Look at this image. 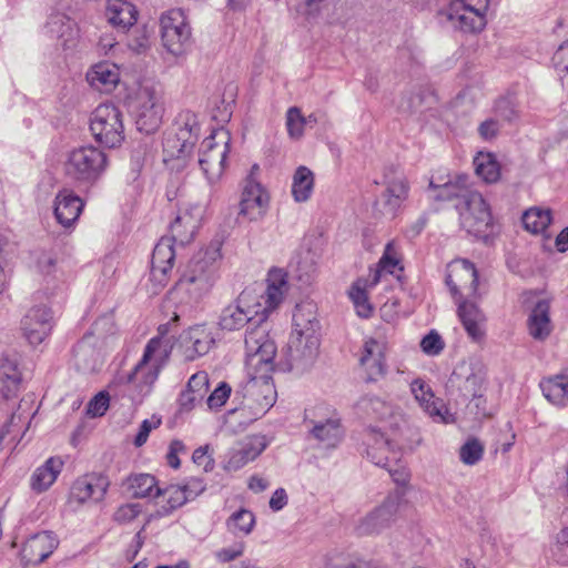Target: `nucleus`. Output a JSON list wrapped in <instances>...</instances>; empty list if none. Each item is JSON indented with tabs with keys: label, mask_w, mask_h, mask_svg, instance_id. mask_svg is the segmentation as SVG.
<instances>
[{
	"label": "nucleus",
	"mask_w": 568,
	"mask_h": 568,
	"mask_svg": "<svg viewBox=\"0 0 568 568\" xmlns=\"http://www.w3.org/2000/svg\"><path fill=\"white\" fill-rule=\"evenodd\" d=\"M286 273L281 268L268 272L267 286L261 296H252L251 292L243 291L235 302L226 305L219 317L221 329L233 332L245 325L262 324L268 313L275 310L283 301L288 290Z\"/></svg>",
	"instance_id": "obj_1"
},
{
	"label": "nucleus",
	"mask_w": 568,
	"mask_h": 568,
	"mask_svg": "<svg viewBox=\"0 0 568 568\" xmlns=\"http://www.w3.org/2000/svg\"><path fill=\"white\" fill-rule=\"evenodd\" d=\"M446 284L458 303V316L469 337L477 341L484 336L485 315L476 303L468 298L477 295L478 273L475 265L463 260L453 274L446 276Z\"/></svg>",
	"instance_id": "obj_2"
},
{
	"label": "nucleus",
	"mask_w": 568,
	"mask_h": 568,
	"mask_svg": "<svg viewBox=\"0 0 568 568\" xmlns=\"http://www.w3.org/2000/svg\"><path fill=\"white\" fill-rule=\"evenodd\" d=\"M318 321L311 304L297 305L293 313V331L286 348L290 369L304 372L315 363L320 352Z\"/></svg>",
	"instance_id": "obj_3"
},
{
	"label": "nucleus",
	"mask_w": 568,
	"mask_h": 568,
	"mask_svg": "<svg viewBox=\"0 0 568 568\" xmlns=\"http://www.w3.org/2000/svg\"><path fill=\"white\" fill-rule=\"evenodd\" d=\"M159 336L152 337L143 352L142 358L130 372L125 382L134 384L142 396L150 393L153 384L159 377V373L169 357L168 345L163 344V336L169 331V324H162L158 328Z\"/></svg>",
	"instance_id": "obj_4"
},
{
	"label": "nucleus",
	"mask_w": 568,
	"mask_h": 568,
	"mask_svg": "<svg viewBox=\"0 0 568 568\" xmlns=\"http://www.w3.org/2000/svg\"><path fill=\"white\" fill-rule=\"evenodd\" d=\"M106 168V154L93 145H83L71 150L64 162L65 175L77 184L85 186L95 184Z\"/></svg>",
	"instance_id": "obj_5"
},
{
	"label": "nucleus",
	"mask_w": 568,
	"mask_h": 568,
	"mask_svg": "<svg viewBox=\"0 0 568 568\" xmlns=\"http://www.w3.org/2000/svg\"><path fill=\"white\" fill-rule=\"evenodd\" d=\"M407 506L404 491L396 489L384 501L359 518L355 526L358 536H376L389 529Z\"/></svg>",
	"instance_id": "obj_6"
},
{
	"label": "nucleus",
	"mask_w": 568,
	"mask_h": 568,
	"mask_svg": "<svg viewBox=\"0 0 568 568\" xmlns=\"http://www.w3.org/2000/svg\"><path fill=\"white\" fill-rule=\"evenodd\" d=\"M489 0H450L440 17L453 29L478 32L486 24Z\"/></svg>",
	"instance_id": "obj_7"
},
{
	"label": "nucleus",
	"mask_w": 568,
	"mask_h": 568,
	"mask_svg": "<svg viewBox=\"0 0 568 568\" xmlns=\"http://www.w3.org/2000/svg\"><path fill=\"white\" fill-rule=\"evenodd\" d=\"M90 130L94 139L108 148H115L124 140L122 112L112 103L95 108L90 118Z\"/></svg>",
	"instance_id": "obj_8"
},
{
	"label": "nucleus",
	"mask_w": 568,
	"mask_h": 568,
	"mask_svg": "<svg viewBox=\"0 0 568 568\" xmlns=\"http://www.w3.org/2000/svg\"><path fill=\"white\" fill-rule=\"evenodd\" d=\"M382 185L384 191L376 204L385 216L394 219L409 196V182L400 169L389 165L384 170Z\"/></svg>",
	"instance_id": "obj_9"
},
{
	"label": "nucleus",
	"mask_w": 568,
	"mask_h": 568,
	"mask_svg": "<svg viewBox=\"0 0 568 568\" xmlns=\"http://www.w3.org/2000/svg\"><path fill=\"white\" fill-rule=\"evenodd\" d=\"M462 226L475 236H488L493 232V215L489 205L478 192L466 193L456 204Z\"/></svg>",
	"instance_id": "obj_10"
},
{
	"label": "nucleus",
	"mask_w": 568,
	"mask_h": 568,
	"mask_svg": "<svg viewBox=\"0 0 568 568\" xmlns=\"http://www.w3.org/2000/svg\"><path fill=\"white\" fill-rule=\"evenodd\" d=\"M217 278V266L213 256H195L189 264L187 271L178 282V287L184 290L194 298H200L214 285Z\"/></svg>",
	"instance_id": "obj_11"
},
{
	"label": "nucleus",
	"mask_w": 568,
	"mask_h": 568,
	"mask_svg": "<svg viewBox=\"0 0 568 568\" xmlns=\"http://www.w3.org/2000/svg\"><path fill=\"white\" fill-rule=\"evenodd\" d=\"M161 39L164 48L173 55H180L191 44V28L181 9H172L160 19Z\"/></svg>",
	"instance_id": "obj_12"
},
{
	"label": "nucleus",
	"mask_w": 568,
	"mask_h": 568,
	"mask_svg": "<svg viewBox=\"0 0 568 568\" xmlns=\"http://www.w3.org/2000/svg\"><path fill=\"white\" fill-rule=\"evenodd\" d=\"M55 325L53 312L47 304L33 305L21 318V331L29 344L43 343Z\"/></svg>",
	"instance_id": "obj_13"
},
{
	"label": "nucleus",
	"mask_w": 568,
	"mask_h": 568,
	"mask_svg": "<svg viewBox=\"0 0 568 568\" xmlns=\"http://www.w3.org/2000/svg\"><path fill=\"white\" fill-rule=\"evenodd\" d=\"M131 111L140 132L150 134L159 128L162 119V106L158 102L153 90L142 88L131 104Z\"/></svg>",
	"instance_id": "obj_14"
},
{
	"label": "nucleus",
	"mask_w": 568,
	"mask_h": 568,
	"mask_svg": "<svg viewBox=\"0 0 568 568\" xmlns=\"http://www.w3.org/2000/svg\"><path fill=\"white\" fill-rule=\"evenodd\" d=\"M258 170L253 165L252 172ZM270 206V195L266 190L253 178V173L245 180L242 196L240 201L239 216L248 221H258L263 219Z\"/></svg>",
	"instance_id": "obj_15"
},
{
	"label": "nucleus",
	"mask_w": 568,
	"mask_h": 568,
	"mask_svg": "<svg viewBox=\"0 0 568 568\" xmlns=\"http://www.w3.org/2000/svg\"><path fill=\"white\" fill-rule=\"evenodd\" d=\"M217 134L226 133L221 131ZM215 135L216 133L203 140L197 158L199 166L211 183L216 182L222 176L230 149L229 139L223 145H219L215 143Z\"/></svg>",
	"instance_id": "obj_16"
},
{
	"label": "nucleus",
	"mask_w": 568,
	"mask_h": 568,
	"mask_svg": "<svg viewBox=\"0 0 568 568\" xmlns=\"http://www.w3.org/2000/svg\"><path fill=\"white\" fill-rule=\"evenodd\" d=\"M267 446L266 436L261 434L247 436L226 453L223 468L226 471H237L250 462L255 460Z\"/></svg>",
	"instance_id": "obj_17"
},
{
	"label": "nucleus",
	"mask_w": 568,
	"mask_h": 568,
	"mask_svg": "<svg viewBox=\"0 0 568 568\" xmlns=\"http://www.w3.org/2000/svg\"><path fill=\"white\" fill-rule=\"evenodd\" d=\"M214 345L213 331L203 324L187 328L179 338V348L184 359L189 362L206 355Z\"/></svg>",
	"instance_id": "obj_18"
},
{
	"label": "nucleus",
	"mask_w": 568,
	"mask_h": 568,
	"mask_svg": "<svg viewBox=\"0 0 568 568\" xmlns=\"http://www.w3.org/2000/svg\"><path fill=\"white\" fill-rule=\"evenodd\" d=\"M204 214V207L201 204H189L180 209L176 217L170 224L169 236L178 245L189 244L195 236Z\"/></svg>",
	"instance_id": "obj_19"
},
{
	"label": "nucleus",
	"mask_w": 568,
	"mask_h": 568,
	"mask_svg": "<svg viewBox=\"0 0 568 568\" xmlns=\"http://www.w3.org/2000/svg\"><path fill=\"white\" fill-rule=\"evenodd\" d=\"M359 365L365 373V381L368 383L385 377L387 373L386 344L375 338L366 339L362 347Z\"/></svg>",
	"instance_id": "obj_20"
},
{
	"label": "nucleus",
	"mask_w": 568,
	"mask_h": 568,
	"mask_svg": "<svg viewBox=\"0 0 568 568\" xmlns=\"http://www.w3.org/2000/svg\"><path fill=\"white\" fill-rule=\"evenodd\" d=\"M243 389L247 400L245 406L255 408L254 418L263 416L274 405L276 392L268 378H251Z\"/></svg>",
	"instance_id": "obj_21"
},
{
	"label": "nucleus",
	"mask_w": 568,
	"mask_h": 568,
	"mask_svg": "<svg viewBox=\"0 0 568 568\" xmlns=\"http://www.w3.org/2000/svg\"><path fill=\"white\" fill-rule=\"evenodd\" d=\"M174 244L176 242L169 235H164L156 243L151 260V280L163 286L169 274L173 270L175 260Z\"/></svg>",
	"instance_id": "obj_22"
},
{
	"label": "nucleus",
	"mask_w": 568,
	"mask_h": 568,
	"mask_svg": "<svg viewBox=\"0 0 568 568\" xmlns=\"http://www.w3.org/2000/svg\"><path fill=\"white\" fill-rule=\"evenodd\" d=\"M410 392L424 412L435 422L447 424L454 420L453 415L443 400L435 397L429 385L423 379L413 381Z\"/></svg>",
	"instance_id": "obj_23"
},
{
	"label": "nucleus",
	"mask_w": 568,
	"mask_h": 568,
	"mask_svg": "<svg viewBox=\"0 0 568 568\" xmlns=\"http://www.w3.org/2000/svg\"><path fill=\"white\" fill-rule=\"evenodd\" d=\"M262 324L248 326L245 333V349L256 363L271 364L275 355V345L268 338L267 327Z\"/></svg>",
	"instance_id": "obj_24"
},
{
	"label": "nucleus",
	"mask_w": 568,
	"mask_h": 568,
	"mask_svg": "<svg viewBox=\"0 0 568 568\" xmlns=\"http://www.w3.org/2000/svg\"><path fill=\"white\" fill-rule=\"evenodd\" d=\"M58 539L50 531H41L29 537L21 549L24 566H36L44 561L57 548Z\"/></svg>",
	"instance_id": "obj_25"
},
{
	"label": "nucleus",
	"mask_w": 568,
	"mask_h": 568,
	"mask_svg": "<svg viewBox=\"0 0 568 568\" xmlns=\"http://www.w3.org/2000/svg\"><path fill=\"white\" fill-rule=\"evenodd\" d=\"M109 481L98 474H88L78 478L71 487V498L80 504L88 500L100 501L108 489Z\"/></svg>",
	"instance_id": "obj_26"
},
{
	"label": "nucleus",
	"mask_w": 568,
	"mask_h": 568,
	"mask_svg": "<svg viewBox=\"0 0 568 568\" xmlns=\"http://www.w3.org/2000/svg\"><path fill=\"white\" fill-rule=\"evenodd\" d=\"M45 32L51 39L58 40L64 50L74 48L79 37L75 22L61 12L52 13L49 17Z\"/></svg>",
	"instance_id": "obj_27"
},
{
	"label": "nucleus",
	"mask_w": 568,
	"mask_h": 568,
	"mask_svg": "<svg viewBox=\"0 0 568 568\" xmlns=\"http://www.w3.org/2000/svg\"><path fill=\"white\" fill-rule=\"evenodd\" d=\"M104 14L114 29L125 33L136 23L139 11L128 0H108Z\"/></svg>",
	"instance_id": "obj_28"
},
{
	"label": "nucleus",
	"mask_w": 568,
	"mask_h": 568,
	"mask_svg": "<svg viewBox=\"0 0 568 568\" xmlns=\"http://www.w3.org/2000/svg\"><path fill=\"white\" fill-rule=\"evenodd\" d=\"M311 435L325 448H336L344 437L339 416L333 412L327 418L312 420Z\"/></svg>",
	"instance_id": "obj_29"
},
{
	"label": "nucleus",
	"mask_w": 568,
	"mask_h": 568,
	"mask_svg": "<svg viewBox=\"0 0 568 568\" xmlns=\"http://www.w3.org/2000/svg\"><path fill=\"white\" fill-rule=\"evenodd\" d=\"M199 134L176 131L173 135H168L163 141V150L169 159L183 161V165L192 158L193 148L199 140Z\"/></svg>",
	"instance_id": "obj_30"
},
{
	"label": "nucleus",
	"mask_w": 568,
	"mask_h": 568,
	"mask_svg": "<svg viewBox=\"0 0 568 568\" xmlns=\"http://www.w3.org/2000/svg\"><path fill=\"white\" fill-rule=\"evenodd\" d=\"M83 203L72 191H60L54 201V216L63 227H70L79 219Z\"/></svg>",
	"instance_id": "obj_31"
},
{
	"label": "nucleus",
	"mask_w": 568,
	"mask_h": 568,
	"mask_svg": "<svg viewBox=\"0 0 568 568\" xmlns=\"http://www.w3.org/2000/svg\"><path fill=\"white\" fill-rule=\"evenodd\" d=\"M87 81L97 91L110 93L120 81L119 68L108 61L97 63L87 72Z\"/></svg>",
	"instance_id": "obj_32"
},
{
	"label": "nucleus",
	"mask_w": 568,
	"mask_h": 568,
	"mask_svg": "<svg viewBox=\"0 0 568 568\" xmlns=\"http://www.w3.org/2000/svg\"><path fill=\"white\" fill-rule=\"evenodd\" d=\"M528 332L535 339L544 341L551 331L550 302L547 298H539L532 306L528 321Z\"/></svg>",
	"instance_id": "obj_33"
},
{
	"label": "nucleus",
	"mask_w": 568,
	"mask_h": 568,
	"mask_svg": "<svg viewBox=\"0 0 568 568\" xmlns=\"http://www.w3.org/2000/svg\"><path fill=\"white\" fill-rule=\"evenodd\" d=\"M209 390V376L205 372H197L193 374L189 382L186 389L180 395V407L184 412L193 409L196 405L201 404Z\"/></svg>",
	"instance_id": "obj_34"
},
{
	"label": "nucleus",
	"mask_w": 568,
	"mask_h": 568,
	"mask_svg": "<svg viewBox=\"0 0 568 568\" xmlns=\"http://www.w3.org/2000/svg\"><path fill=\"white\" fill-rule=\"evenodd\" d=\"M63 468V462L60 457H50L36 468L31 478L30 487L33 491L40 494L48 490L57 480Z\"/></svg>",
	"instance_id": "obj_35"
},
{
	"label": "nucleus",
	"mask_w": 568,
	"mask_h": 568,
	"mask_svg": "<svg viewBox=\"0 0 568 568\" xmlns=\"http://www.w3.org/2000/svg\"><path fill=\"white\" fill-rule=\"evenodd\" d=\"M320 254L307 245H302L291 261V268L300 282L307 284L313 278Z\"/></svg>",
	"instance_id": "obj_36"
},
{
	"label": "nucleus",
	"mask_w": 568,
	"mask_h": 568,
	"mask_svg": "<svg viewBox=\"0 0 568 568\" xmlns=\"http://www.w3.org/2000/svg\"><path fill=\"white\" fill-rule=\"evenodd\" d=\"M21 387V373L17 364L7 358H0V393L6 398L17 396Z\"/></svg>",
	"instance_id": "obj_37"
},
{
	"label": "nucleus",
	"mask_w": 568,
	"mask_h": 568,
	"mask_svg": "<svg viewBox=\"0 0 568 568\" xmlns=\"http://www.w3.org/2000/svg\"><path fill=\"white\" fill-rule=\"evenodd\" d=\"M351 3L347 0H333L317 3L314 7L312 18L318 16L321 11L325 12V23L328 26L344 24L349 19Z\"/></svg>",
	"instance_id": "obj_38"
},
{
	"label": "nucleus",
	"mask_w": 568,
	"mask_h": 568,
	"mask_svg": "<svg viewBox=\"0 0 568 568\" xmlns=\"http://www.w3.org/2000/svg\"><path fill=\"white\" fill-rule=\"evenodd\" d=\"M544 396L554 405L565 406L568 403V377L557 375L540 383Z\"/></svg>",
	"instance_id": "obj_39"
},
{
	"label": "nucleus",
	"mask_w": 568,
	"mask_h": 568,
	"mask_svg": "<svg viewBox=\"0 0 568 568\" xmlns=\"http://www.w3.org/2000/svg\"><path fill=\"white\" fill-rule=\"evenodd\" d=\"M313 189V172L304 165L298 166L293 175L292 182V195L294 200L298 203L306 202L311 197Z\"/></svg>",
	"instance_id": "obj_40"
},
{
	"label": "nucleus",
	"mask_w": 568,
	"mask_h": 568,
	"mask_svg": "<svg viewBox=\"0 0 568 568\" xmlns=\"http://www.w3.org/2000/svg\"><path fill=\"white\" fill-rule=\"evenodd\" d=\"M225 526L233 536L245 537L252 532L255 526V516L251 510L241 508L226 519Z\"/></svg>",
	"instance_id": "obj_41"
},
{
	"label": "nucleus",
	"mask_w": 568,
	"mask_h": 568,
	"mask_svg": "<svg viewBox=\"0 0 568 568\" xmlns=\"http://www.w3.org/2000/svg\"><path fill=\"white\" fill-rule=\"evenodd\" d=\"M129 488L135 498L159 497L162 490L156 486V479L150 474H139L130 477Z\"/></svg>",
	"instance_id": "obj_42"
},
{
	"label": "nucleus",
	"mask_w": 568,
	"mask_h": 568,
	"mask_svg": "<svg viewBox=\"0 0 568 568\" xmlns=\"http://www.w3.org/2000/svg\"><path fill=\"white\" fill-rule=\"evenodd\" d=\"M524 227L532 234L546 231L551 223V211L549 209L531 207L521 217Z\"/></svg>",
	"instance_id": "obj_43"
},
{
	"label": "nucleus",
	"mask_w": 568,
	"mask_h": 568,
	"mask_svg": "<svg viewBox=\"0 0 568 568\" xmlns=\"http://www.w3.org/2000/svg\"><path fill=\"white\" fill-rule=\"evenodd\" d=\"M476 173L487 183L497 182L500 178L499 164L491 153H479L475 160Z\"/></svg>",
	"instance_id": "obj_44"
},
{
	"label": "nucleus",
	"mask_w": 568,
	"mask_h": 568,
	"mask_svg": "<svg viewBox=\"0 0 568 568\" xmlns=\"http://www.w3.org/2000/svg\"><path fill=\"white\" fill-rule=\"evenodd\" d=\"M368 458L376 466L387 469L390 477L397 485L405 486L408 483V480H409L408 470L404 466L398 465L397 462H393L390 464L389 456L377 457L375 449H372V450H368Z\"/></svg>",
	"instance_id": "obj_45"
},
{
	"label": "nucleus",
	"mask_w": 568,
	"mask_h": 568,
	"mask_svg": "<svg viewBox=\"0 0 568 568\" xmlns=\"http://www.w3.org/2000/svg\"><path fill=\"white\" fill-rule=\"evenodd\" d=\"M366 283L367 281L359 278L352 284L348 291V296L361 317H369L373 311L366 293Z\"/></svg>",
	"instance_id": "obj_46"
},
{
	"label": "nucleus",
	"mask_w": 568,
	"mask_h": 568,
	"mask_svg": "<svg viewBox=\"0 0 568 568\" xmlns=\"http://www.w3.org/2000/svg\"><path fill=\"white\" fill-rule=\"evenodd\" d=\"M397 268L403 271V267L399 266V261L396 256V251L393 246V243H387L384 254L378 262V268L372 276L371 285H376L379 282L383 273L395 274Z\"/></svg>",
	"instance_id": "obj_47"
},
{
	"label": "nucleus",
	"mask_w": 568,
	"mask_h": 568,
	"mask_svg": "<svg viewBox=\"0 0 568 568\" xmlns=\"http://www.w3.org/2000/svg\"><path fill=\"white\" fill-rule=\"evenodd\" d=\"M162 494L168 496L166 505L161 506L158 510L160 516H168L176 508L186 504L187 497L185 496V490H183L181 485H171L165 488Z\"/></svg>",
	"instance_id": "obj_48"
},
{
	"label": "nucleus",
	"mask_w": 568,
	"mask_h": 568,
	"mask_svg": "<svg viewBox=\"0 0 568 568\" xmlns=\"http://www.w3.org/2000/svg\"><path fill=\"white\" fill-rule=\"evenodd\" d=\"M358 407L368 415L384 418L390 412V406L377 396H365L358 402Z\"/></svg>",
	"instance_id": "obj_49"
},
{
	"label": "nucleus",
	"mask_w": 568,
	"mask_h": 568,
	"mask_svg": "<svg viewBox=\"0 0 568 568\" xmlns=\"http://www.w3.org/2000/svg\"><path fill=\"white\" fill-rule=\"evenodd\" d=\"M554 68L564 88L568 89V41L564 42L554 53Z\"/></svg>",
	"instance_id": "obj_50"
},
{
	"label": "nucleus",
	"mask_w": 568,
	"mask_h": 568,
	"mask_svg": "<svg viewBox=\"0 0 568 568\" xmlns=\"http://www.w3.org/2000/svg\"><path fill=\"white\" fill-rule=\"evenodd\" d=\"M484 453V447L476 438L467 440L459 449V458L466 465L477 464Z\"/></svg>",
	"instance_id": "obj_51"
},
{
	"label": "nucleus",
	"mask_w": 568,
	"mask_h": 568,
	"mask_svg": "<svg viewBox=\"0 0 568 568\" xmlns=\"http://www.w3.org/2000/svg\"><path fill=\"white\" fill-rule=\"evenodd\" d=\"M306 119L302 115L301 110L292 106L286 113V126L291 138L300 139L303 135Z\"/></svg>",
	"instance_id": "obj_52"
},
{
	"label": "nucleus",
	"mask_w": 568,
	"mask_h": 568,
	"mask_svg": "<svg viewBox=\"0 0 568 568\" xmlns=\"http://www.w3.org/2000/svg\"><path fill=\"white\" fill-rule=\"evenodd\" d=\"M430 187L437 189L438 192L435 195L437 200L447 201L453 199H458V202L464 201V196L466 193H475L474 191H469L464 189L457 184L445 183L443 186H436L433 182H430Z\"/></svg>",
	"instance_id": "obj_53"
},
{
	"label": "nucleus",
	"mask_w": 568,
	"mask_h": 568,
	"mask_svg": "<svg viewBox=\"0 0 568 568\" xmlns=\"http://www.w3.org/2000/svg\"><path fill=\"white\" fill-rule=\"evenodd\" d=\"M94 355L93 348H91L85 341H81L77 344L73 349V356L75 361V366L78 369L82 371H91L93 369V365L88 362V357H92Z\"/></svg>",
	"instance_id": "obj_54"
},
{
	"label": "nucleus",
	"mask_w": 568,
	"mask_h": 568,
	"mask_svg": "<svg viewBox=\"0 0 568 568\" xmlns=\"http://www.w3.org/2000/svg\"><path fill=\"white\" fill-rule=\"evenodd\" d=\"M374 439L375 443L368 446L367 452L375 449L377 457L389 456L390 464L398 462V453L392 448L390 442L383 434H375Z\"/></svg>",
	"instance_id": "obj_55"
},
{
	"label": "nucleus",
	"mask_w": 568,
	"mask_h": 568,
	"mask_svg": "<svg viewBox=\"0 0 568 568\" xmlns=\"http://www.w3.org/2000/svg\"><path fill=\"white\" fill-rule=\"evenodd\" d=\"M110 396L106 392L98 393L87 405L90 417L103 416L109 408Z\"/></svg>",
	"instance_id": "obj_56"
},
{
	"label": "nucleus",
	"mask_w": 568,
	"mask_h": 568,
	"mask_svg": "<svg viewBox=\"0 0 568 568\" xmlns=\"http://www.w3.org/2000/svg\"><path fill=\"white\" fill-rule=\"evenodd\" d=\"M444 346L445 343L436 331L429 332L420 342L423 352L430 356L438 355L444 349Z\"/></svg>",
	"instance_id": "obj_57"
},
{
	"label": "nucleus",
	"mask_w": 568,
	"mask_h": 568,
	"mask_svg": "<svg viewBox=\"0 0 568 568\" xmlns=\"http://www.w3.org/2000/svg\"><path fill=\"white\" fill-rule=\"evenodd\" d=\"M128 47L135 53H143L150 47L149 34L145 28H136L130 34Z\"/></svg>",
	"instance_id": "obj_58"
},
{
	"label": "nucleus",
	"mask_w": 568,
	"mask_h": 568,
	"mask_svg": "<svg viewBox=\"0 0 568 568\" xmlns=\"http://www.w3.org/2000/svg\"><path fill=\"white\" fill-rule=\"evenodd\" d=\"M495 113L498 120L508 123L513 122L518 116L514 102L508 98L499 99L496 102Z\"/></svg>",
	"instance_id": "obj_59"
},
{
	"label": "nucleus",
	"mask_w": 568,
	"mask_h": 568,
	"mask_svg": "<svg viewBox=\"0 0 568 568\" xmlns=\"http://www.w3.org/2000/svg\"><path fill=\"white\" fill-rule=\"evenodd\" d=\"M230 385L226 383H221L206 398L207 407L210 409L221 408L230 397Z\"/></svg>",
	"instance_id": "obj_60"
},
{
	"label": "nucleus",
	"mask_w": 568,
	"mask_h": 568,
	"mask_svg": "<svg viewBox=\"0 0 568 568\" xmlns=\"http://www.w3.org/2000/svg\"><path fill=\"white\" fill-rule=\"evenodd\" d=\"M179 130L192 132L200 135V122L197 115L191 111H183L176 119Z\"/></svg>",
	"instance_id": "obj_61"
},
{
	"label": "nucleus",
	"mask_w": 568,
	"mask_h": 568,
	"mask_svg": "<svg viewBox=\"0 0 568 568\" xmlns=\"http://www.w3.org/2000/svg\"><path fill=\"white\" fill-rule=\"evenodd\" d=\"M244 548L245 545L243 541H236L230 547L215 551L214 557L220 562H230L241 557L244 552Z\"/></svg>",
	"instance_id": "obj_62"
},
{
	"label": "nucleus",
	"mask_w": 568,
	"mask_h": 568,
	"mask_svg": "<svg viewBox=\"0 0 568 568\" xmlns=\"http://www.w3.org/2000/svg\"><path fill=\"white\" fill-rule=\"evenodd\" d=\"M150 154V148L146 142H139L131 151V166L133 172L139 173Z\"/></svg>",
	"instance_id": "obj_63"
},
{
	"label": "nucleus",
	"mask_w": 568,
	"mask_h": 568,
	"mask_svg": "<svg viewBox=\"0 0 568 568\" xmlns=\"http://www.w3.org/2000/svg\"><path fill=\"white\" fill-rule=\"evenodd\" d=\"M140 513L141 506L139 504H125L116 509L113 518L120 524H126L135 519Z\"/></svg>",
	"instance_id": "obj_64"
}]
</instances>
